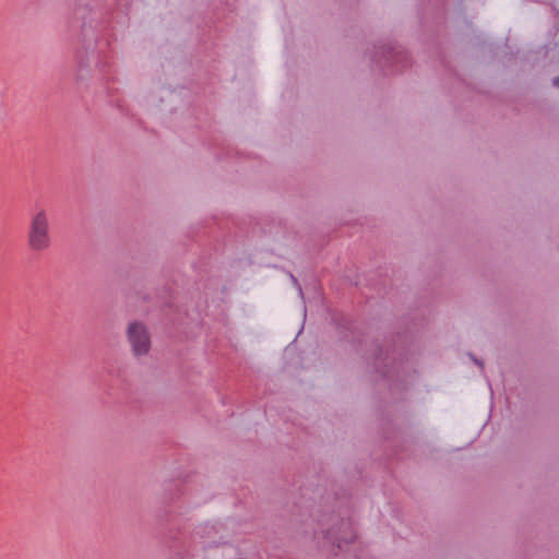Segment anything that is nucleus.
Wrapping results in <instances>:
<instances>
[{"label": "nucleus", "instance_id": "nucleus-1", "mask_svg": "<svg viewBox=\"0 0 559 559\" xmlns=\"http://www.w3.org/2000/svg\"><path fill=\"white\" fill-rule=\"evenodd\" d=\"M49 216L46 210H37L31 217L27 245L32 251L41 252L51 245Z\"/></svg>", "mask_w": 559, "mask_h": 559}, {"label": "nucleus", "instance_id": "nucleus-2", "mask_svg": "<svg viewBox=\"0 0 559 559\" xmlns=\"http://www.w3.org/2000/svg\"><path fill=\"white\" fill-rule=\"evenodd\" d=\"M128 338L135 355H143L150 350V336L142 324H130L128 329Z\"/></svg>", "mask_w": 559, "mask_h": 559}]
</instances>
